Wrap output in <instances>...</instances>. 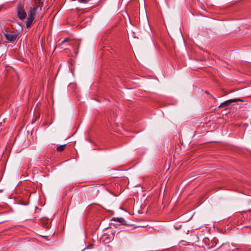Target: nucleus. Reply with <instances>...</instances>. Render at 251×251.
<instances>
[{
  "mask_svg": "<svg viewBox=\"0 0 251 251\" xmlns=\"http://www.w3.org/2000/svg\"><path fill=\"white\" fill-rule=\"evenodd\" d=\"M42 7V6H37L34 3L30 7L26 22V26L27 28L30 27L32 25L33 22L36 18V13L39 10V11L41 10Z\"/></svg>",
  "mask_w": 251,
  "mask_h": 251,
  "instance_id": "obj_1",
  "label": "nucleus"
},
{
  "mask_svg": "<svg viewBox=\"0 0 251 251\" xmlns=\"http://www.w3.org/2000/svg\"><path fill=\"white\" fill-rule=\"evenodd\" d=\"M205 93H206V94H208V92L207 91H205Z\"/></svg>",
  "mask_w": 251,
  "mask_h": 251,
  "instance_id": "obj_11",
  "label": "nucleus"
},
{
  "mask_svg": "<svg viewBox=\"0 0 251 251\" xmlns=\"http://www.w3.org/2000/svg\"><path fill=\"white\" fill-rule=\"evenodd\" d=\"M236 101H243V100H242L240 99H230V100H227L221 103L220 104V105L219 106V107L220 108V107H226V106L228 105L231 103L234 102H236Z\"/></svg>",
  "mask_w": 251,
  "mask_h": 251,
  "instance_id": "obj_4",
  "label": "nucleus"
},
{
  "mask_svg": "<svg viewBox=\"0 0 251 251\" xmlns=\"http://www.w3.org/2000/svg\"><path fill=\"white\" fill-rule=\"evenodd\" d=\"M112 220L113 221L118 222L121 223L123 225H127L126 221L123 218L114 217L112 218Z\"/></svg>",
  "mask_w": 251,
  "mask_h": 251,
  "instance_id": "obj_5",
  "label": "nucleus"
},
{
  "mask_svg": "<svg viewBox=\"0 0 251 251\" xmlns=\"http://www.w3.org/2000/svg\"><path fill=\"white\" fill-rule=\"evenodd\" d=\"M69 40V39H64L62 42V43H64L66 42H68V41Z\"/></svg>",
  "mask_w": 251,
  "mask_h": 251,
  "instance_id": "obj_9",
  "label": "nucleus"
},
{
  "mask_svg": "<svg viewBox=\"0 0 251 251\" xmlns=\"http://www.w3.org/2000/svg\"><path fill=\"white\" fill-rule=\"evenodd\" d=\"M33 3L35 4L37 6H43L44 0H33Z\"/></svg>",
  "mask_w": 251,
  "mask_h": 251,
  "instance_id": "obj_6",
  "label": "nucleus"
},
{
  "mask_svg": "<svg viewBox=\"0 0 251 251\" xmlns=\"http://www.w3.org/2000/svg\"><path fill=\"white\" fill-rule=\"evenodd\" d=\"M249 251H251V249L249 250Z\"/></svg>",
  "mask_w": 251,
  "mask_h": 251,
  "instance_id": "obj_12",
  "label": "nucleus"
},
{
  "mask_svg": "<svg viewBox=\"0 0 251 251\" xmlns=\"http://www.w3.org/2000/svg\"><path fill=\"white\" fill-rule=\"evenodd\" d=\"M89 0H79V2L81 3H86Z\"/></svg>",
  "mask_w": 251,
  "mask_h": 251,
  "instance_id": "obj_8",
  "label": "nucleus"
},
{
  "mask_svg": "<svg viewBox=\"0 0 251 251\" xmlns=\"http://www.w3.org/2000/svg\"><path fill=\"white\" fill-rule=\"evenodd\" d=\"M17 16L20 20H24L26 16V13L24 9V4L20 2L18 4L16 8Z\"/></svg>",
  "mask_w": 251,
  "mask_h": 251,
  "instance_id": "obj_3",
  "label": "nucleus"
},
{
  "mask_svg": "<svg viewBox=\"0 0 251 251\" xmlns=\"http://www.w3.org/2000/svg\"><path fill=\"white\" fill-rule=\"evenodd\" d=\"M66 146V144H64V145H60L59 146L57 149H56V151H58V152H61L63 151H64V149H65V147Z\"/></svg>",
  "mask_w": 251,
  "mask_h": 251,
  "instance_id": "obj_7",
  "label": "nucleus"
},
{
  "mask_svg": "<svg viewBox=\"0 0 251 251\" xmlns=\"http://www.w3.org/2000/svg\"><path fill=\"white\" fill-rule=\"evenodd\" d=\"M3 33L5 39L10 42L15 41L18 36V33L17 31L5 30Z\"/></svg>",
  "mask_w": 251,
  "mask_h": 251,
  "instance_id": "obj_2",
  "label": "nucleus"
},
{
  "mask_svg": "<svg viewBox=\"0 0 251 251\" xmlns=\"http://www.w3.org/2000/svg\"><path fill=\"white\" fill-rule=\"evenodd\" d=\"M211 97L214 99V100H216L215 98L214 97H213L212 96H211Z\"/></svg>",
  "mask_w": 251,
  "mask_h": 251,
  "instance_id": "obj_10",
  "label": "nucleus"
}]
</instances>
